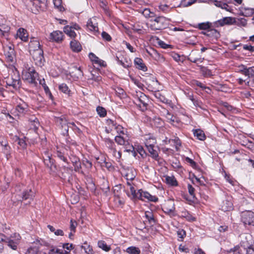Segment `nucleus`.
<instances>
[{
    "mask_svg": "<svg viewBox=\"0 0 254 254\" xmlns=\"http://www.w3.org/2000/svg\"><path fill=\"white\" fill-rule=\"evenodd\" d=\"M70 160L74 166L75 171H79L81 168V163L80 162L79 159L77 157L73 155L70 157Z\"/></svg>",
    "mask_w": 254,
    "mask_h": 254,
    "instance_id": "cd10ccee",
    "label": "nucleus"
},
{
    "mask_svg": "<svg viewBox=\"0 0 254 254\" xmlns=\"http://www.w3.org/2000/svg\"><path fill=\"white\" fill-rule=\"evenodd\" d=\"M166 143H171L173 142L174 143V145L175 146V148L176 149V150H179V147L181 146V142L180 139L176 137L174 139H169L168 141H166Z\"/></svg>",
    "mask_w": 254,
    "mask_h": 254,
    "instance_id": "58836bf2",
    "label": "nucleus"
},
{
    "mask_svg": "<svg viewBox=\"0 0 254 254\" xmlns=\"http://www.w3.org/2000/svg\"><path fill=\"white\" fill-rule=\"evenodd\" d=\"M96 111L98 113V114L101 117H104L106 116L107 114V112L106 109L100 106L97 107L96 109Z\"/></svg>",
    "mask_w": 254,
    "mask_h": 254,
    "instance_id": "6e6d98bb",
    "label": "nucleus"
},
{
    "mask_svg": "<svg viewBox=\"0 0 254 254\" xmlns=\"http://www.w3.org/2000/svg\"><path fill=\"white\" fill-rule=\"evenodd\" d=\"M105 142L107 147L113 151L114 155L118 158H120L121 157V153L120 151L117 152L115 148V145L113 141L109 138H107L105 140Z\"/></svg>",
    "mask_w": 254,
    "mask_h": 254,
    "instance_id": "4468645a",
    "label": "nucleus"
},
{
    "mask_svg": "<svg viewBox=\"0 0 254 254\" xmlns=\"http://www.w3.org/2000/svg\"><path fill=\"white\" fill-rule=\"evenodd\" d=\"M241 220L245 224H252L254 223V213L251 211L243 212L241 214Z\"/></svg>",
    "mask_w": 254,
    "mask_h": 254,
    "instance_id": "39448f33",
    "label": "nucleus"
},
{
    "mask_svg": "<svg viewBox=\"0 0 254 254\" xmlns=\"http://www.w3.org/2000/svg\"><path fill=\"white\" fill-rule=\"evenodd\" d=\"M137 198L142 200L147 199L149 201L152 202H157L158 200L157 197L154 195H152L147 191H143L141 189L138 190Z\"/></svg>",
    "mask_w": 254,
    "mask_h": 254,
    "instance_id": "423d86ee",
    "label": "nucleus"
},
{
    "mask_svg": "<svg viewBox=\"0 0 254 254\" xmlns=\"http://www.w3.org/2000/svg\"><path fill=\"white\" fill-rule=\"evenodd\" d=\"M55 122L60 127H63V126L68 124L65 117L64 115L59 117H55Z\"/></svg>",
    "mask_w": 254,
    "mask_h": 254,
    "instance_id": "7c9ffc66",
    "label": "nucleus"
},
{
    "mask_svg": "<svg viewBox=\"0 0 254 254\" xmlns=\"http://www.w3.org/2000/svg\"><path fill=\"white\" fill-rule=\"evenodd\" d=\"M70 47L73 52L76 53H78L82 50V46L80 43L75 39H73L70 41Z\"/></svg>",
    "mask_w": 254,
    "mask_h": 254,
    "instance_id": "6ab92c4d",
    "label": "nucleus"
},
{
    "mask_svg": "<svg viewBox=\"0 0 254 254\" xmlns=\"http://www.w3.org/2000/svg\"><path fill=\"white\" fill-rule=\"evenodd\" d=\"M29 49L30 53L38 49H42L39 40L35 38H31L29 44Z\"/></svg>",
    "mask_w": 254,
    "mask_h": 254,
    "instance_id": "ddd939ff",
    "label": "nucleus"
},
{
    "mask_svg": "<svg viewBox=\"0 0 254 254\" xmlns=\"http://www.w3.org/2000/svg\"><path fill=\"white\" fill-rule=\"evenodd\" d=\"M69 125H72L75 126V124L74 123H69L67 124H66L64 126H63V127H61V130H62V133L64 135H68V128L69 127Z\"/></svg>",
    "mask_w": 254,
    "mask_h": 254,
    "instance_id": "a18cd8bd",
    "label": "nucleus"
},
{
    "mask_svg": "<svg viewBox=\"0 0 254 254\" xmlns=\"http://www.w3.org/2000/svg\"><path fill=\"white\" fill-rule=\"evenodd\" d=\"M16 35L24 42L28 41V35L27 31L24 28H19L17 32Z\"/></svg>",
    "mask_w": 254,
    "mask_h": 254,
    "instance_id": "4be33fe9",
    "label": "nucleus"
},
{
    "mask_svg": "<svg viewBox=\"0 0 254 254\" xmlns=\"http://www.w3.org/2000/svg\"><path fill=\"white\" fill-rule=\"evenodd\" d=\"M145 217L147 219L148 223L151 226H153L156 223L157 220L155 219L154 214L152 211H146L145 212Z\"/></svg>",
    "mask_w": 254,
    "mask_h": 254,
    "instance_id": "5701e85b",
    "label": "nucleus"
},
{
    "mask_svg": "<svg viewBox=\"0 0 254 254\" xmlns=\"http://www.w3.org/2000/svg\"><path fill=\"white\" fill-rule=\"evenodd\" d=\"M30 124H35V127L39 126L40 123L38 119L34 116H31L28 120Z\"/></svg>",
    "mask_w": 254,
    "mask_h": 254,
    "instance_id": "e2e57ef3",
    "label": "nucleus"
},
{
    "mask_svg": "<svg viewBox=\"0 0 254 254\" xmlns=\"http://www.w3.org/2000/svg\"><path fill=\"white\" fill-rule=\"evenodd\" d=\"M166 182L167 184L170 185L172 186H177L178 185V183L174 176H166L165 177Z\"/></svg>",
    "mask_w": 254,
    "mask_h": 254,
    "instance_id": "e433bc0d",
    "label": "nucleus"
},
{
    "mask_svg": "<svg viewBox=\"0 0 254 254\" xmlns=\"http://www.w3.org/2000/svg\"><path fill=\"white\" fill-rule=\"evenodd\" d=\"M126 252L129 254H140V250L138 248L131 246L127 248Z\"/></svg>",
    "mask_w": 254,
    "mask_h": 254,
    "instance_id": "4c0bfd02",
    "label": "nucleus"
},
{
    "mask_svg": "<svg viewBox=\"0 0 254 254\" xmlns=\"http://www.w3.org/2000/svg\"><path fill=\"white\" fill-rule=\"evenodd\" d=\"M240 15L246 16L250 17L254 14V9L245 6H242L240 9Z\"/></svg>",
    "mask_w": 254,
    "mask_h": 254,
    "instance_id": "412c9836",
    "label": "nucleus"
},
{
    "mask_svg": "<svg viewBox=\"0 0 254 254\" xmlns=\"http://www.w3.org/2000/svg\"><path fill=\"white\" fill-rule=\"evenodd\" d=\"M196 0H182L178 6L179 7H187L196 2Z\"/></svg>",
    "mask_w": 254,
    "mask_h": 254,
    "instance_id": "c03bdc74",
    "label": "nucleus"
},
{
    "mask_svg": "<svg viewBox=\"0 0 254 254\" xmlns=\"http://www.w3.org/2000/svg\"><path fill=\"white\" fill-rule=\"evenodd\" d=\"M57 157L64 162H67L66 158L64 156V152L61 150H58L56 152Z\"/></svg>",
    "mask_w": 254,
    "mask_h": 254,
    "instance_id": "680f3d73",
    "label": "nucleus"
},
{
    "mask_svg": "<svg viewBox=\"0 0 254 254\" xmlns=\"http://www.w3.org/2000/svg\"><path fill=\"white\" fill-rule=\"evenodd\" d=\"M166 118L169 122H175V117L168 110L166 111Z\"/></svg>",
    "mask_w": 254,
    "mask_h": 254,
    "instance_id": "338daca9",
    "label": "nucleus"
},
{
    "mask_svg": "<svg viewBox=\"0 0 254 254\" xmlns=\"http://www.w3.org/2000/svg\"><path fill=\"white\" fill-rule=\"evenodd\" d=\"M102 190L106 195H108V193L110 191V188L108 185L107 182L103 183Z\"/></svg>",
    "mask_w": 254,
    "mask_h": 254,
    "instance_id": "774afa93",
    "label": "nucleus"
},
{
    "mask_svg": "<svg viewBox=\"0 0 254 254\" xmlns=\"http://www.w3.org/2000/svg\"><path fill=\"white\" fill-rule=\"evenodd\" d=\"M89 57L90 60L96 64H99L100 60L93 53H90L89 54Z\"/></svg>",
    "mask_w": 254,
    "mask_h": 254,
    "instance_id": "69168bd1",
    "label": "nucleus"
},
{
    "mask_svg": "<svg viewBox=\"0 0 254 254\" xmlns=\"http://www.w3.org/2000/svg\"><path fill=\"white\" fill-rule=\"evenodd\" d=\"M199 66L200 67L201 74L204 77H209L213 76L211 70L208 69L207 67L202 65H199Z\"/></svg>",
    "mask_w": 254,
    "mask_h": 254,
    "instance_id": "c756f323",
    "label": "nucleus"
},
{
    "mask_svg": "<svg viewBox=\"0 0 254 254\" xmlns=\"http://www.w3.org/2000/svg\"><path fill=\"white\" fill-rule=\"evenodd\" d=\"M1 151L5 155L7 160L11 158L12 149L9 145L2 147Z\"/></svg>",
    "mask_w": 254,
    "mask_h": 254,
    "instance_id": "c85d7f7f",
    "label": "nucleus"
},
{
    "mask_svg": "<svg viewBox=\"0 0 254 254\" xmlns=\"http://www.w3.org/2000/svg\"><path fill=\"white\" fill-rule=\"evenodd\" d=\"M203 34L207 36L213 37L216 39L220 37V33L218 31L214 29H209L206 32H204Z\"/></svg>",
    "mask_w": 254,
    "mask_h": 254,
    "instance_id": "bb28decb",
    "label": "nucleus"
},
{
    "mask_svg": "<svg viewBox=\"0 0 254 254\" xmlns=\"http://www.w3.org/2000/svg\"><path fill=\"white\" fill-rule=\"evenodd\" d=\"M36 65L42 67L45 63V59L43 56V51L42 49H38L30 53Z\"/></svg>",
    "mask_w": 254,
    "mask_h": 254,
    "instance_id": "7ed1b4c3",
    "label": "nucleus"
},
{
    "mask_svg": "<svg viewBox=\"0 0 254 254\" xmlns=\"http://www.w3.org/2000/svg\"><path fill=\"white\" fill-rule=\"evenodd\" d=\"M64 32L70 37L71 39H75L77 36L76 33L71 27H69V25H66L64 28Z\"/></svg>",
    "mask_w": 254,
    "mask_h": 254,
    "instance_id": "b1692460",
    "label": "nucleus"
},
{
    "mask_svg": "<svg viewBox=\"0 0 254 254\" xmlns=\"http://www.w3.org/2000/svg\"><path fill=\"white\" fill-rule=\"evenodd\" d=\"M244 75L248 77H252L254 76V66L247 67L245 71H244Z\"/></svg>",
    "mask_w": 254,
    "mask_h": 254,
    "instance_id": "ea45409f",
    "label": "nucleus"
},
{
    "mask_svg": "<svg viewBox=\"0 0 254 254\" xmlns=\"http://www.w3.org/2000/svg\"><path fill=\"white\" fill-rule=\"evenodd\" d=\"M137 100L139 102L138 105L141 107V104L142 105V107L146 109L148 106L147 101L148 99L147 96L143 93H140L139 97L138 98Z\"/></svg>",
    "mask_w": 254,
    "mask_h": 254,
    "instance_id": "393cba45",
    "label": "nucleus"
},
{
    "mask_svg": "<svg viewBox=\"0 0 254 254\" xmlns=\"http://www.w3.org/2000/svg\"><path fill=\"white\" fill-rule=\"evenodd\" d=\"M20 80L19 79H12V80H8L6 81V84L8 86H12L13 88L16 89L19 87Z\"/></svg>",
    "mask_w": 254,
    "mask_h": 254,
    "instance_id": "a19ab883",
    "label": "nucleus"
},
{
    "mask_svg": "<svg viewBox=\"0 0 254 254\" xmlns=\"http://www.w3.org/2000/svg\"><path fill=\"white\" fill-rule=\"evenodd\" d=\"M146 146L147 148L148 151L150 153L151 156L155 160L158 161L159 159V155L157 151L154 149V145L146 144Z\"/></svg>",
    "mask_w": 254,
    "mask_h": 254,
    "instance_id": "a878e982",
    "label": "nucleus"
},
{
    "mask_svg": "<svg viewBox=\"0 0 254 254\" xmlns=\"http://www.w3.org/2000/svg\"><path fill=\"white\" fill-rule=\"evenodd\" d=\"M234 21L235 17H225L216 21L214 23V25L216 27L223 26L225 25H231L234 24Z\"/></svg>",
    "mask_w": 254,
    "mask_h": 254,
    "instance_id": "1a4fd4ad",
    "label": "nucleus"
},
{
    "mask_svg": "<svg viewBox=\"0 0 254 254\" xmlns=\"http://www.w3.org/2000/svg\"><path fill=\"white\" fill-rule=\"evenodd\" d=\"M34 194L35 192L31 189L26 190L22 192V199L25 200H29L30 202V200H33Z\"/></svg>",
    "mask_w": 254,
    "mask_h": 254,
    "instance_id": "a211bd4d",
    "label": "nucleus"
},
{
    "mask_svg": "<svg viewBox=\"0 0 254 254\" xmlns=\"http://www.w3.org/2000/svg\"><path fill=\"white\" fill-rule=\"evenodd\" d=\"M34 243L35 244V245L37 246L35 248H37L38 247H39L40 248V249L43 246L46 247H48L49 246V244L42 239L37 240H36V242H34Z\"/></svg>",
    "mask_w": 254,
    "mask_h": 254,
    "instance_id": "de8ad7c7",
    "label": "nucleus"
},
{
    "mask_svg": "<svg viewBox=\"0 0 254 254\" xmlns=\"http://www.w3.org/2000/svg\"><path fill=\"white\" fill-rule=\"evenodd\" d=\"M211 23L209 22L199 23L197 28L200 30H208L210 28Z\"/></svg>",
    "mask_w": 254,
    "mask_h": 254,
    "instance_id": "5fc2aeb1",
    "label": "nucleus"
},
{
    "mask_svg": "<svg viewBox=\"0 0 254 254\" xmlns=\"http://www.w3.org/2000/svg\"><path fill=\"white\" fill-rule=\"evenodd\" d=\"M233 203L232 197L230 196H226L221 205V209L224 211H228L233 209Z\"/></svg>",
    "mask_w": 254,
    "mask_h": 254,
    "instance_id": "9b49d317",
    "label": "nucleus"
},
{
    "mask_svg": "<svg viewBox=\"0 0 254 254\" xmlns=\"http://www.w3.org/2000/svg\"><path fill=\"white\" fill-rule=\"evenodd\" d=\"M42 4H44V3H42L40 0H30L29 5L32 6L30 7L32 12L36 13L38 12L41 8Z\"/></svg>",
    "mask_w": 254,
    "mask_h": 254,
    "instance_id": "2eb2a0df",
    "label": "nucleus"
},
{
    "mask_svg": "<svg viewBox=\"0 0 254 254\" xmlns=\"http://www.w3.org/2000/svg\"><path fill=\"white\" fill-rule=\"evenodd\" d=\"M134 64L137 68L143 71H146L147 68L143 63L142 59L139 58H135L134 60Z\"/></svg>",
    "mask_w": 254,
    "mask_h": 254,
    "instance_id": "aec40b11",
    "label": "nucleus"
},
{
    "mask_svg": "<svg viewBox=\"0 0 254 254\" xmlns=\"http://www.w3.org/2000/svg\"><path fill=\"white\" fill-rule=\"evenodd\" d=\"M154 95L157 98L159 99L160 101L163 103L167 102L168 100L164 96L162 95L158 91H155Z\"/></svg>",
    "mask_w": 254,
    "mask_h": 254,
    "instance_id": "0e129e2a",
    "label": "nucleus"
},
{
    "mask_svg": "<svg viewBox=\"0 0 254 254\" xmlns=\"http://www.w3.org/2000/svg\"><path fill=\"white\" fill-rule=\"evenodd\" d=\"M86 25L87 28L91 31H97L98 30V27L93 24L91 19L88 20Z\"/></svg>",
    "mask_w": 254,
    "mask_h": 254,
    "instance_id": "3c124183",
    "label": "nucleus"
},
{
    "mask_svg": "<svg viewBox=\"0 0 254 254\" xmlns=\"http://www.w3.org/2000/svg\"><path fill=\"white\" fill-rule=\"evenodd\" d=\"M17 111L21 114H25L28 110V105L25 103L19 104L16 106Z\"/></svg>",
    "mask_w": 254,
    "mask_h": 254,
    "instance_id": "2f4dec72",
    "label": "nucleus"
},
{
    "mask_svg": "<svg viewBox=\"0 0 254 254\" xmlns=\"http://www.w3.org/2000/svg\"><path fill=\"white\" fill-rule=\"evenodd\" d=\"M22 79L36 86L37 84V80H39V74L34 69L29 68L28 71L23 72Z\"/></svg>",
    "mask_w": 254,
    "mask_h": 254,
    "instance_id": "f03ea898",
    "label": "nucleus"
},
{
    "mask_svg": "<svg viewBox=\"0 0 254 254\" xmlns=\"http://www.w3.org/2000/svg\"><path fill=\"white\" fill-rule=\"evenodd\" d=\"M64 38L63 33L61 31L56 30L50 33L49 39L51 42L60 43L64 40Z\"/></svg>",
    "mask_w": 254,
    "mask_h": 254,
    "instance_id": "0eeeda50",
    "label": "nucleus"
},
{
    "mask_svg": "<svg viewBox=\"0 0 254 254\" xmlns=\"http://www.w3.org/2000/svg\"><path fill=\"white\" fill-rule=\"evenodd\" d=\"M125 177L127 181H132L135 178V174L132 170H128Z\"/></svg>",
    "mask_w": 254,
    "mask_h": 254,
    "instance_id": "09e8293b",
    "label": "nucleus"
},
{
    "mask_svg": "<svg viewBox=\"0 0 254 254\" xmlns=\"http://www.w3.org/2000/svg\"><path fill=\"white\" fill-rule=\"evenodd\" d=\"M10 27L5 24H2L0 25V31L1 34L6 36L7 35L8 33L9 32Z\"/></svg>",
    "mask_w": 254,
    "mask_h": 254,
    "instance_id": "f704fd0d",
    "label": "nucleus"
},
{
    "mask_svg": "<svg viewBox=\"0 0 254 254\" xmlns=\"http://www.w3.org/2000/svg\"><path fill=\"white\" fill-rule=\"evenodd\" d=\"M116 94L120 98L124 97L126 95L125 91L120 87H117L115 89Z\"/></svg>",
    "mask_w": 254,
    "mask_h": 254,
    "instance_id": "bf43d9fd",
    "label": "nucleus"
},
{
    "mask_svg": "<svg viewBox=\"0 0 254 254\" xmlns=\"http://www.w3.org/2000/svg\"><path fill=\"white\" fill-rule=\"evenodd\" d=\"M234 24L240 27H245L247 25V20L244 18H237L235 17V21L234 22Z\"/></svg>",
    "mask_w": 254,
    "mask_h": 254,
    "instance_id": "72a5a7b5",
    "label": "nucleus"
},
{
    "mask_svg": "<svg viewBox=\"0 0 254 254\" xmlns=\"http://www.w3.org/2000/svg\"><path fill=\"white\" fill-rule=\"evenodd\" d=\"M44 162L52 172H55L57 170V166L54 164V160L51 158V154L48 151H45L43 155Z\"/></svg>",
    "mask_w": 254,
    "mask_h": 254,
    "instance_id": "20e7f679",
    "label": "nucleus"
},
{
    "mask_svg": "<svg viewBox=\"0 0 254 254\" xmlns=\"http://www.w3.org/2000/svg\"><path fill=\"white\" fill-rule=\"evenodd\" d=\"M154 19L150 20L148 26L151 30H162L166 28L169 24V19L162 16H155Z\"/></svg>",
    "mask_w": 254,
    "mask_h": 254,
    "instance_id": "f257e3e1",
    "label": "nucleus"
},
{
    "mask_svg": "<svg viewBox=\"0 0 254 254\" xmlns=\"http://www.w3.org/2000/svg\"><path fill=\"white\" fill-rule=\"evenodd\" d=\"M4 55L8 62H12L15 57L14 50L11 47H7L4 50Z\"/></svg>",
    "mask_w": 254,
    "mask_h": 254,
    "instance_id": "f3484780",
    "label": "nucleus"
},
{
    "mask_svg": "<svg viewBox=\"0 0 254 254\" xmlns=\"http://www.w3.org/2000/svg\"><path fill=\"white\" fill-rule=\"evenodd\" d=\"M147 23L137 22L133 25L132 29L134 32L143 34L146 33V29L144 28V26H147Z\"/></svg>",
    "mask_w": 254,
    "mask_h": 254,
    "instance_id": "f8f14e48",
    "label": "nucleus"
},
{
    "mask_svg": "<svg viewBox=\"0 0 254 254\" xmlns=\"http://www.w3.org/2000/svg\"><path fill=\"white\" fill-rule=\"evenodd\" d=\"M187 59L191 62L196 63L197 61L201 60V56L198 51H192Z\"/></svg>",
    "mask_w": 254,
    "mask_h": 254,
    "instance_id": "dca6fc26",
    "label": "nucleus"
},
{
    "mask_svg": "<svg viewBox=\"0 0 254 254\" xmlns=\"http://www.w3.org/2000/svg\"><path fill=\"white\" fill-rule=\"evenodd\" d=\"M115 141L119 145H123L125 144H127V140L123 136L121 135H117L115 138Z\"/></svg>",
    "mask_w": 254,
    "mask_h": 254,
    "instance_id": "49530a36",
    "label": "nucleus"
},
{
    "mask_svg": "<svg viewBox=\"0 0 254 254\" xmlns=\"http://www.w3.org/2000/svg\"><path fill=\"white\" fill-rule=\"evenodd\" d=\"M127 144H125L124 145L125 148V151L128 152H132L134 156H135V152L134 151V148L132 145L130 144L129 142L127 140Z\"/></svg>",
    "mask_w": 254,
    "mask_h": 254,
    "instance_id": "79ce46f5",
    "label": "nucleus"
},
{
    "mask_svg": "<svg viewBox=\"0 0 254 254\" xmlns=\"http://www.w3.org/2000/svg\"><path fill=\"white\" fill-rule=\"evenodd\" d=\"M81 248L84 249L85 252L87 254H93V249L92 247L88 245L87 243H85L84 245L81 246Z\"/></svg>",
    "mask_w": 254,
    "mask_h": 254,
    "instance_id": "864d4df0",
    "label": "nucleus"
},
{
    "mask_svg": "<svg viewBox=\"0 0 254 254\" xmlns=\"http://www.w3.org/2000/svg\"><path fill=\"white\" fill-rule=\"evenodd\" d=\"M141 13L146 18H153L156 16L154 12L151 11L149 8H144L141 12Z\"/></svg>",
    "mask_w": 254,
    "mask_h": 254,
    "instance_id": "c9c22d12",
    "label": "nucleus"
},
{
    "mask_svg": "<svg viewBox=\"0 0 254 254\" xmlns=\"http://www.w3.org/2000/svg\"><path fill=\"white\" fill-rule=\"evenodd\" d=\"M193 134L197 139L200 140H204L206 138V136L203 130L200 129H196L194 130Z\"/></svg>",
    "mask_w": 254,
    "mask_h": 254,
    "instance_id": "473e14b6",
    "label": "nucleus"
},
{
    "mask_svg": "<svg viewBox=\"0 0 254 254\" xmlns=\"http://www.w3.org/2000/svg\"><path fill=\"white\" fill-rule=\"evenodd\" d=\"M182 216L186 218L190 221H193L195 220V218L187 211L182 212Z\"/></svg>",
    "mask_w": 254,
    "mask_h": 254,
    "instance_id": "4d7b16f0",
    "label": "nucleus"
},
{
    "mask_svg": "<svg viewBox=\"0 0 254 254\" xmlns=\"http://www.w3.org/2000/svg\"><path fill=\"white\" fill-rule=\"evenodd\" d=\"M59 89L61 91L66 94H69L70 90L68 89L67 85L65 83H62L60 84L59 86Z\"/></svg>",
    "mask_w": 254,
    "mask_h": 254,
    "instance_id": "8fccbe9b",
    "label": "nucleus"
},
{
    "mask_svg": "<svg viewBox=\"0 0 254 254\" xmlns=\"http://www.w3.org/2000/svg\"><path fill=\"white\" fill-rule=\"evenodd\" d=\"M162 210L164 213L169 214L175 211V203L172 200L166 201L162 206Z\"/></svg>",
    "mask_w": 254,
    "mask_h": 254,
    "instance_id": "9d476101",
    "label": "nucleus"
},
{
    "mask_svg": "<svg viewBox=\"0 0 254 254\" xmlns=\"http://www.w3.org/2000/svg\"><path fill=\"white\" fill-rule=\"evenodd\" d=\"M6 243H7V245L13 250H16L17 248V243L14 242L13 240H9L6 238Z\"/></svg>",
    "mask_w": 254,
    "mask_h": 254,
    "instance_id": "603ef678",
    "label": "nucleus"
},
{
    "mask_svg": "<svg viewBox=\"0 0 254 254\" xmlns=\"http://www.w3.org/2000/svg\"><path fill=\"white\" fill-rule=\"evenodd\" d=\"M240 245L244 250L253 247L254 245V241L252 236L251 235L247 234L244 237H243Z\"/></svg>",
    "mask_w": 254,
    "mask_h": 254,
    "instance_id": "6e6552de",
    "label": "nucleus"
},
{
    "mask_svg": "<svg viewBox=\"0 0 254 254\" xmlns=\"http://www.w3.org/2000/svg\"><path fill=\"white\" fill-rule=\"evenodd\" d=\"M54 4L55 7L58 8L60 11H63L64 10V7L62 5V0H53Z\"/></svg>",
    "mask_w": 254,
    "mask_h": 254,
    "instance_id": "13d9d810",
    "label": "nucleus"
},
{
    "mask_svg": "<svg viewBox=\"0 0 254 254\" xmlns=\"http://www.w3.org/2000/svg\"><path fill=\"white\" fill-rule=\"evenodd\" d=\"M98 247L105 252H109L111 250V247L108 246L103 241H100L98 243Z\"/></svg>",
    "mask_w": 254,
    "mask_h": 254,
    "instance_id": "37998d69",
    "label": "nucleus"
},
{
    "mask_svg": "<svg viewBox=\"0 0 254 254\" xmlns=\"http://www.w3.org/2000/svg\"><path fill=\"white\" fill-rule=\"evenodd\" d=\"M39 249L40 248H30L28 249L26 253V254H39Z\"/></svg>",
    "mask_w": 254,
    "mask_h": 254,
    "instance_id": "052dcab7",
    "label": "nucleus"
}]
</instances>
